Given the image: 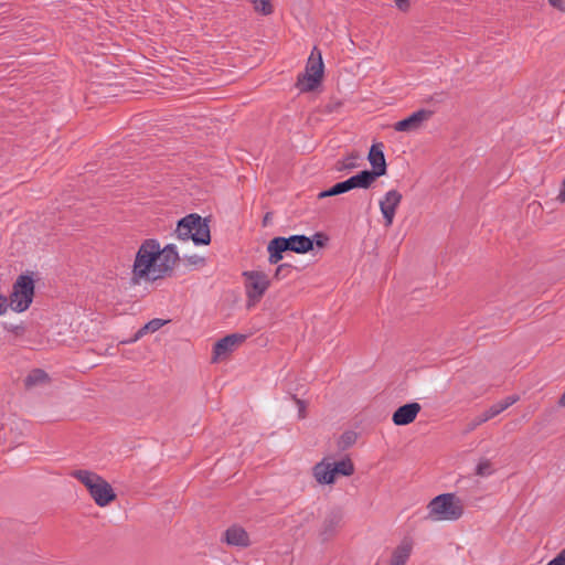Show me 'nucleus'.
Returning a JSON list of instances; mask_svg holds the SVG:
<instances>
[{"instance_id": "obj_1", "label": "nucleus", "mask_w": 565, "mask_h": 565, "mask_svg": "<svg viewBox=\"0 0 565 565\" xmlns=\"http://www.w3.org/2000/svg\"><path fill=\"white\" fill-rule=\"evenodd\" d=\"M160 254V244L157 239H146L137 250L132 265L131 280L139 284L141 280L154 281L157 277V256Z\"/></svg>"}, {"instance_id": "obj_2", "label": "nucleus", "mask_w": 565, "mask_h": 565, "mask_svg": "<svg viewBox=\"0 0 565 565\" xmlns=\"http://www.w3.org/2000/svg\"><path fill=\"white\" fill-rule=\"evenodd\" d=\"M72 476L86 487L98 507L104 508L116 499L110 483L99 475L89 470H75Z\"/></svg>"}, {"instance_id": "obj_3", "label": "nucleus", "mask_w": 565, "mask_h": 565, "mask_svg": "<svg viewBox=\"0 0 565 565\" xmlns=\"http://www.w3.org/2000/svg\"><path fill=\"white\" fill-rule=\"evenodd\" d=\"M175 234L180 241L191 239L195 245H207L211 242L210 226L206 218L198 214H189L178 222Z\"/></svg>"}, {"instance_id": "obj_4", "label": "nucleus", "mask_w": 565, "mask_h": 565, "mask_svg": "<svg viewBox=\"0 0 565 565\" xmlns=\"http://www.w3.org/2000/svg\"><path fill=\"white\" fill-rule=\"evenodd\" d=\"M427 509L429 519L434 521H456L463 513L462 501L454 493L435 497Z\"/></svg>"}, {"instance_id": "obj_5", "label": "nucleus", "mask_w": 565, "mask_h": 565, "mask_svg": "<svg viewBox=\"0 0 565 565\" xmlns=\"http://www.w3.org/2000/svg\"><path fill=\"white\" fill-rule=\"evenodd\" d=\"M34 296V281L30 276L21 275L13 284L10 294V306L17 312L25 311L32 303Z\"/></svg>"}, {"instance_id": "obj_6", "label": "nucleus", "mask_w": 565, "mask_h": 565, "mask_svg": "<svg viewBox=\"0 0 565 565\" xmlns=\"http://www.w3.org/2000/svg\"><path fill=\"white\" fill-rule=\"evenodd\" d=\"M323 75V63L321 54L318 53V57L313 56V52L309 57L306 72L298 77V87L300 90L310 92L313 90L320 83Z\"/></svg>"}, {"instance_id": "obj_7", "label": "nucleus", "mask_w": 565, "mask_h": 565, "mask_svg": "<svg viewBox=\"0 0 565 565\" xmlns=\"http://www.w3.org/2000/svg\"><path fill=\"white\" fill-rule=\"evenodd\" d=\"M370 178L371 175L369 174V170L361 171L360 173L352 175L348 180L339 182L328 190L321 191L318 194V198L323 199L328 196L339 195L356 188L367 189L373 183L370 180Z\"/></svg>"}, {"instance_id": "obj_8", "label": "nucleus", "mask_w": 565, "mask_h": 565, "mask_svg": "<svg viewBox=\"0 0 565 565\" xmlns=\"http://www.w3.org/2000/svg\"><path fill=\"white\" fill-rule=\"evenodd\" d=\"M243 276L246 279L245 287L248 300L253 302L259 301L269 287L268 276L257 270L244 271Z\"/></svg>"}, {"instance_id": "obj_9", "label": "nucleus", "mask_w": 565, "mask_h": 565, "mask_svg": "<svg viewBox=\"0 0 565 565\" xmlns=\"http://www.w3.org/2000/svg\"><path fill=\"white\" fill-rule=\"evenodd\" d=\"M519 401L518 395H510L505 397L503 401L492 405L490 408L484 411L482 414L476 416L470 420L468 424V430H473L481 424L490 420L491 418L495 417L497 415L501 414L503 411L512 406Z\"/></svg>"}, {"instance_id": "obj_10", "label": "nucleus", "mask_w": 565, "mask_h": 565, "mask_svg": "<svg viewBox=\"0 0 565 565\" xmlns=\"http://www.w3.org/2000/svg\"><path fill=\"white\" fill-rule=\"evenodd\" d=\"M429 109H418L411 114L408 117L394 124V130L401 132H412L420 129L423 125L433 116Z\"/></svg>"}, {"instance_id": "obj_11", "label": "nucleus", "mask_w": 565, "mask_h": 565, "mask_svg": "<svg viewBox=\"0 0 565 565\" xmlns=\"http://www.w3.org/2000/svg\"><path fill=\"white\" fill-rule=\"evenodd\" d=\"M157 277L163 278L167 274L172 271L180 257L177 247L173 244H169L163 248L160 247V254L157 256Z\"/></svg>"}, {"instance_id": "obj_12", "label": "nucleus", "mask_w": 565, "mask_h": 565, "mask_svg": "<svg viewBox=\"0 0 565 565\" xmlns=\"http://www.w3.org/2000/svg\"><path fill=\"white\" fill-rule=\"evenodd\" d=\"M245 334L232 333L218 340L213 348V361H218L234 351V349L244 342Z\"/></svg>"}, {"instance_id": "obj_13", "label": "nucleus", "mask_w": 565, "mask_h": 565, "mask_svg": "<svg viewBox=\"0 0 565 565\" xmlns=\"http://www.w3.org/2000/svg\"><path fill=\"white\" fill-rule=\"evenodd\" d=\"M401 201L402 194L397 190H390L380 201V209L386 226H391L393 224L395 212Z\"/></svg>"}, {"instance_id": "obj_14", "label": "nucleus", "mask_w": 565, "mask_h": 565, "mask_svg": "<svg viewBox=\"0 0 565 565\" xmlns=\"http://www.w3.org/2000/svg\"><path fill=\"white\" fill-rule=\"evenodd\" d=\"M367 158L373 168L372 171H369V174L371 175L370 180L374 182L376 178L382 177L386 173V162L383 152V143L372 145Z\"/></svg>"}, {"instance_id": "obj_15", "label": "nucleus", "mask_w": 565, "mask_h": 565, "mask_svg": "<svg viewBox=\"0 0 565 565\" xmlns=\"http://www.w3.org/2000/svg\"><path fill=\"white\" fill-rule=\"evenodd\" d=\"M422 407L418 403H408L398 407L392 417V420L397 426H405L413 423L420 412Z\"/></svg>"}, {"instance_id": "obj_16", "label": "nucleus", "mask_w": 565, "mask_h": 565, "mask_svg": "<svg viewBox=\"0 0 565 565\" xmlns=\"http://www.w3.org/2000/svg\"><path fill=\"white\" fill-rule=\"evenodd\" d=\"M312 473L317 482L320 484H331L334 482L335 479L333 465L324 460L318 462L313 467Z\"/></svg>"}, {"instance_id": "obj_17", "label": "nucleus", "mask_w": 565, "mask_h": 565, "mask_svg": "<svg viewBox=\"0 0 565 565\" xmlns=\"http://www.w3.org/2000/svg\"><path fill=\"white\" fill-rule=\"evenodd\" d=\"M224 536L228 545L245 547L249 544L248 534L241 526L233 525L228 527L225 531Z\"/></svg>"}, {"instance_id": "obj_18", "label": "nucleus", "mask_w": 565, "mask_h": 565, "mask_svg": "<svg viewBox=\"0 0 565 565\" xmlns=\"http://www.w3.org/2000/svg\"><path fill=\"white\" fill-rule=\"evenodd\" d=\"M288 249L298 254L307 253L312 249L313 242L306 235H291L285 237Z\"/></svg>"}, {"instance_id": "obj_19", "label": "nucleus", "mask_w": 565, "mask_h": 565, "mask_svg": "<svg viewBox=\"0 0 565 565\" xmlns=\"http://www.w3.org/2000/svg\"><path fill=\"white\" fill-rule=\"evenodd\" d=\"M267 250L269 254V263L270 264H277L279 260L282 259V253L289 250L287 246V242L285 241V237H275L273 238L267 246Z\"/></svg>"}, {"instance_id": "obj_20", "label": "nucleus", "mask_w": 565, "mask_h": 565, "mask_svg": "<svg viewBox=\"0 0 565 565\" xmlns=\"http://www.w3.org/2000/svg\"><path fill=\"white\" fill-rule=\"evenodd\" d=\"M412 542L404 540L392 553L390 565H405L412 553Z\"/></svg>"}, {"instance_id": "obj_21", "label": "nucleus", "mask_w": 565, "mask_h": 565, "mask_svg": "<svg viewBox=\"0 0 565 565\" xmlns=\"http://www.w3.org/2000/svg\"><path fill=\"white\" fill-rule=\"evenodd\" d=\"M167 323L166 320H162V319H152L150 320L149 322H147L141 329H139L137 331V333L134 335L132 339L128 340V341H124V343H131V342H136L138 341L141 337H143L145 334L149 333V332H156L157 330H159L161 327H163L164 324Z\"/></svg>"}, {"instance_id": "obj_22", "label": "nucleus", "mask_w": 565, "mask_h": 565, "mask_svg": "<svg viewBox=\"0 0 565 565\" xmlns=\"http://www.w3.org/2000/svg\"><path fill=\"white\" fill-rule=\"evenodd\" d=\"M341 522V514L338 512H332L329 514L323 521L321 535L327 539L331 534L334 533L335 529L339 526Z\"/></svg>"}, {"instance_id": "obj_23", "label": "nucleus", "mask_w": 565, "mask_h": 565, "mask_svg": "<svg viewBox=\"0 0 565 565\" xmlns=\"http://www.w3.org/2000/svg\"><path fill=\"white\" fill-rule=\"evenodd\" d=\"M47 381V374L40 370H33L29 373V375L24 380V384L26 387H33L38 384L45 383Z\"/></svg>"}, {"instance_id": "obj_24", "label": "nucleus", "mask_w": 565, "mask_h": 565, "mask_svg": "<svg viewBox=\"0 0 565 565\" xmlns=\"http://www.w3.org/2000/svg\"><path fill=\"white\" fill-rule=\"evenodd\" d=\"M332 465L335 475L349 477L354 472V466L350 459H343Z\"/></svg>"}, {"instance_id": "obj_25", "label": "nucleus", "mask_w": 565, "mask_h": 565, "mask_svg": "<svg viewBox=\"0 0 565 565\" xmlns=\"http://www.w3.org/2000/svg\"><path fill=\"white\" fill-rule=\"evenodd\" d=\"M476 475L480 477H489L494 472L492 462L489 459H482L476 466Z\"/></svg>"}, {"instance_id": "obj_26", "label": "nucleus", "mask_w": 565, "mask_h": 565, "mask_svg": "<svg viewBox=\"0 0 565 565\" xmlns=\"http://www.w3.org/2000/svg\"><path fill=\"white\" fill-rule=\"evenodd\" d=\"M254 9L264 15H268L273 12L271 0H250Z\"/></svg>"}, {"instance_id": "obj_27", "label": "nucleus", "mask_w": 565, "mask_h": 565, "mask_svg": "<svg viewBox=\"0 0 565 565\" xmlns=\"http://www.w3.org/2000/svg\"><path fill=\"white\" fill-rule=\"evenodd\" d=\"M546 565H565V548L562 550L553 559Z\"/></svg>"}, {"instance_id": "obj_28", "label": "nucleus", "mask_w": 565, "mask_h": 565, "mask_svg": "<svg viewBox=\"0 0 565 565\" xmlns=\"http://www.w3.org/2000/svg\"><path fill=\"white\" fill-rule=\"evenodd\" d=\"M548 3L554 9L565 12V0H548Z\"/></svg>"}, {"instance_id": "obj_29", "label": "nucleus", "mask_w": 565, "mask_h": 565, "mask_svg": "<svg viewBox=\"0 0 565 565\" xmlns=\"http://www.w3.org/2000/svg\"><path fill=\"white\" fill-rule=\"evenodd\" d=\"M291 270V266L287 264H281L276 269V277H279L280 275H286V273H289Z\"/></svg>"}, {"instance_id": "obj_30", "label": "nucleus", "mask_w": 565, "mask_h": 565, "mask_svg": "<svg viewBox=\"0 0 565 565\" xmlns=\"http://www.w3.org/2000/svg\"><path fill=\"white\" fill-rule=\"evenodd\" d=\"M396 7L403 11L406 12L409 9V0H394Z\"/></svg>"}, {"instance_id": "obj_31", "label": "nucleus", "mask_w": 565, "mask_h": 565, "mask_svg": "<svg viewBox=\"0 0 565 565\" xmlns=\"http://www.w3.org/2000/svg\"><path fill=\"white\" fill-rule=\"evenodd\" d=\"M8 305V298L0 295V316L7 311Z\"/></svg>"}, {"instance_id": "obj_32", "label": "nucleus", "mask_w": 565, "mask_h": 565, "mask_svg": "<svg viewBox=\"0 0 565 565\" xmlns=\"http://www.w3.org/2000/svg\"><path fill=\"white\" fill-rule=\"evenodd\" d=\"M188 262L192 265H198L200 263H203L204 262V258L198 256V255H192V256H189L186 257Z\"/></svg>"}, {"instance_id": "obj_33", "label": "nucleus", "mask_w": 565, "mask_h": 565, "mask_svg": "<svg viewBox=\"0 0 565 565\" xmlns=\"http://www.w3.org/2000/svg\"><path fill=\"white\" fill-rule=\"evenodd\" d=\"M297 404L299 405V416L300 417H303V411H305V404L300 399H296Z\"/></svg>"}, {"instance_id": "obj_34", "label": "nucleus", "mask_w": 565, "mask_h": 565, "mask_svg": "<svg viewBox=\"0 0 565 565\" xmlns=\"http://www.w3.org/2000/svg\"><path fill=\"white\" fill-rule=\"evenodd\" d=\"M558 405L559 406H565V392L559 397Z\"/></svg>"}]
</instances>
